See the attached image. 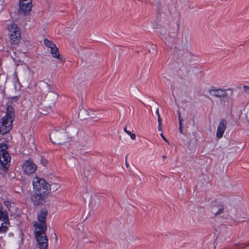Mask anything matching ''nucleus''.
I'll return each instance as SVG.
<instances>
[{
    "mask_svg": "<svg viewBox=\"0 0 249 249\" xmlns=\"http://www.w3.org/2000/svg\"><path fill=\"white\" fill-rule=\"evenodd\" d=\"M50 49L51 53L53 57L59 59L62 62H65V58L60 54L58 49L56 47V45Z\"/></svg>",
    "mask_w": 249,
    "mask_h": 249,
    "instance_id": "14",
    "label": "nucleus"
},
{
    "mask_svg": "<svg viewBox=\"0 0 249 249\" xmlns=\"http://www.w3.org/2000/svg\"><path fill=\"white\" fill-rule=\"evenodd\" d=\"M2 205L0 203V233L7 231L9 224L7 213L2 211Z\"/></svg>",
    "mask_w": 249,
    "mask_h": 249,
    "instance_id": "10",
    "label": "nucleus"
},
{
    "mask_svg": "<svg viewBox=\"0 0 249 249\" xmlns=\"http://www.w3.org/2000/svg\"><path fill=\"white\" fill-rule=\"evenodd\" d=\"M224 210V205L220 203H218L217 205L213 206L212 211L214 215L216 216L223 213Z\"/></svg>",
    "mask_w": 249,
    "mask_h": 249,
    "instance_id": "15",
    "label": "nucleus"
},
{
    "mask_svg": "<svg viewBox=\"0 0 249 249\" xmlns=\"http://www.w3.org/2000/svg\"><path fill=\"white\" fill-rule=\"evenodd\" d=\"M160 34L165 40L170 42L177 36L178 31L175 27L166 26L161 29Z\"/></svg>",
    "mask_w": 249,
    "mask_h": 249,
    "instance_id": "8",
    "label": "nucleus"
},
{
    "mask_svg": "<svg viewBox=\"0 0 249 249\" xmlns=\"http://www.w3.org/2000/svg\"><path fill=\"white\" fill-rule=\"evenodd\" d=\"M19 6L18 12L20 14H23V15L28 14L32 8L31 1H29L27 3L22 1V2H20Z\"/></svg>",
    "mask_w": 249,
    "mask_h": 249,
    "instance_id": "12",
    "label": "nucleus"
},
{
    "mask_svg": "<svg viewBox=\"0 0 249 249\" xmlns=\"http://www.w3.org/2000/svg\"><path fill=\"white\" fill-rule=\"evenodd\" d=\"M41 113L45 115V114H47V112L44 111H43V112H41Z\"/></svg>",
    "mask_w": 249,
    "mask_h": 249,
    "instance_id": "31",
    "label": "nucleus"
},
{
    "mask_svg": "<svg viewBox=\"0 0 249 249\" xmlns=\"http://www.w3.org/2000/svg\"><path fill=\"white\" fill-rule=\"evenodd\" d=\"M52 188L53 191H57L60 188V185L57 183H52Z\"/></svg>",
    "mask_w": 249,
    "mask_h": 249,
    "instance_id": "21",
    "label": "nucleus"
},
{
    "mask_svg": "<svg viewBox=\"0 0 249 249\" xmlns=\"http://www.w3.org/2000/svg\"><path fill=\"white\" fill-rule=\"evenodd\" d=\"M30 142L31 143L33 144V138H31L30 140Z\"/></svg>",
    "mask_w": 249,
    "mask_h": 249,
    "instance_id": "32",
    "label": "nucleus"
},
{
    "mask_svg": "<svg viewBox=\"0 0 249 249\" xmlns=\"http://www.w3.org/2000/svg\"><path fill=\"white\" fill-rule=\"evenodd\" d=\"M15 118V112L11 106L7 107L5 116L0 120V133L5 134L10 131L12 127V123Z\"/></svg>",
    "mask_w": 249,
    "mask_h": 249,
    "instance_id": "2",
    "label": "nucleus"
},
{
    "mask_svg": "<svg viewBox=\"0 0 249 249\" xmlns=\"http://www.w3.org/2000/svg\"><path fill=\"white\" fill-rule=\"evenodd\" d=\"M124 131L129 136H130L131 139L134 140L136 138V135L134 133H131L130 131L128 130L126 127L124 128Z\"/></svg>",
    "mask_w": 249,
    "mask_h": 249,
    "instance_id": "19",
    "label": "nucleus"
},
{
    "mask_svg": "<svg viewBox=\"0 0 249 249\" xmlns=\"http://www.w3.org/2000/svg\"><path fill=\"white\" fill-rule=\"evenodd\" d=\"M46 231H34L35 235L40 249H47L48 241L46 234Z\"/></svg>",
    "mask_w": 249,
    "mask_h": 249,
    "instance_id": "9",
    "label": "nucleus"
},
{
    "mask_svg": "<svg viewBox=\"0 0 249 249\" xmlns=\"http://www.w3.org/2000/svg\"><path fill=\"white\" fill-rule=\"evenodd\" d=\"M244 91L247 93H249V87L247 86H244L243 87Z\"/></svg>",
    "mask_w": 249,
    "mask_h": 249,
    "instance_id": "23",
    "label": "nucleus"
},
{
    "mask_svg": "<svg viewBox=\"0 0 249 249\" xmlns=\"http://www.w3.org/2000/svg\"><path fill=\"white\" fill-rule=\"evenodd\" d=\"M88 115V112L85 109H81L79 113V117L81 119H85Z\"/></svg>",
    "mask_w": 249,
    "mask_h": 249,
    "instance_id": "20",
    "label": "nucleus"
},
{
    "mask_svg": "<svg viewBox=\"0 0 249 249\" xmlns=\"http://www.w3.org/2000/svg\"><path fill=\"white\" fill-rule=\"evenodd\" d=\"M28 0H22V1H27Z\"/></svg>",
    "mask_w": 249,
    "mask_h": 249,
    "instance_id": "37",
    "label": "nucleus"
},
{
    "mask_svg": "<svg viewBox=\"0 0 249 249\" xmlns=\"http://www.w3.org/2000/svg\"><path fill=\"white\" fill-rule=\"evenodd\" d=\"M44 43L47 47L50 49L55 46V44H54L52 41L49 40L47 38L44 39Z\"/></svg>",
    "mask_w": 249,
    "mask_h": 249,
    "instance_id": "18",
    "label": "nucleus"
},
{
    "mask_svg": "<svg viewBox=\"0 0 249 249\" xmlns=\"http://www.w3.org/2000/svg\"><path fill=\"white\" fill-rule=\"evenodd\" d=\"M156 113L157 114L158 116H160V113H159V108L157 109Z\"/></svg>",
    "mask_w": 249,
    "mask_h": 249,
    "instance_id": "30",
    "label": "nucleus"
},
{
    "mask_svg": "<svg viewBox=\"0 0 249 249\" xmlns=\"http://www.w3.org/2000/svg\"><path fill=\"white\" fill-rule=\"evenodd\" d=\"M7 149V146L5 144H0V167L1 166L2 170L4 172H6L8 168L11 159Z\"/></svg>",
    "mask_w": 249,
    "mask_h": 249,
    "instance_id": "4",
    "label": "nucleus"
},
{
    "mask_svg": "<svg viewBox=\"0 0 249 249\" xmlns=\"http://www.w3.org/2000/svg\"><path fill=\"white\" fill-rule=\"evenodd\" d=\"M8 29L9 32L10 40L12 44H17L21 39L19 28L16 24L9 25Z\"/></svg>",
    "mask_w": 249,
    "mask_h": 249,
    "instance_id": "7",
    "label": "nucleus"
},
{
    "mask_svg": "<svg viewBox=\"0 0 249 249\" xmlns=\"http://www.w3.org/2000/svg\"><path fill=\"white\" fill-rule=\"evenodd\" d=\"M50 98H52V101H51V105L49 106V109L50 110L51 108L54 105V103H55V100H56V93H55L54 92H50L47 95V98L49 99Z\"/></svg>",
    "mask_w": 249,
    "mask_h": 249,
    "instance_id": "17",
    "label": "nucleus"
},
{
    "mask_svg": "<svg viewBox=\"0 0 249 249\" xmlns=\"http://www.w3.org/2000/svg\"><path fill=\"white\" fill-rule=\"evenodd\" d=\"M166 158V157L165 156H163L162 157V158H163V159H165Z\"/></svg>",
    "mask_w": 249,
    "mask_h": 249,
    "instance_id": "35",
    "label": "nucleus"
},
{
    "mask_svg": "<svg viewBox=\"0 0 249 249\" xmlns=\"http://www.w3.org/2000/svg\"><path fill=\"white\" fill-rule=\"evenodd\" d=\"M22 167L24 172L27 175L34 173L36 170V165L29 160L25 161Z\"/></svg>",
    "mask_w": 249,
    "mask_h": 249,
    "instance_id": "11",
    "label": "nucleus"
},
{
    "mask_svg": "<svg viewBox=\"0 0 249 249\" xmlns=\"http://www.w3.org/2000/svg\"><path fill=\"white\" fill-rule=\"evenodd\" d=\"M158 130L162 131V124H158Z\"/></svg>",
    "mask_w": 249,
    "mask_h": 249,
    "instance_id": "26",
    "label": "nucleus"
},
{
    "mask_svg": "<svg viewBox=\"0 0 249 249\" xmlns=\"http://www.w3.org/2000/svg\"><path fill=\"white\" fill-rule=\"evenodd\" d=\"M245 246H249V243H246Z\"/></svg>",
    "mask_w": 249,
    "mask_h": 249,
    "instance_id": "34",
    "label": "nucleus"
},
{
    "mask_svg": "<svg viewBox=\"0 0 249 249\" xmlns=\"http://www.w3.org/2000/svg\"><path fill=\"white\" fill-rule=\"evenodd\" d=\"M77 131L75 130V132H74V135H77Z\"/></svg>",
    "mask_w": 249,
    "mask_h": 249,
    "instance_id": "33",
    "label": "nucleus"
},
{
    "mask_svg": "<svg viewBox=\"0 0 249 249\" xmlns=\"http://www.w3.org/2000/svg\"><path fill=\"white\" fill-rule=\"evenodd\" d=\"M125 166H126V168H128L129 167V165L128 163L127 162L126 159H125Z\"/></svg>",
    "mask_w": 249,
    "mask_h": 249,
    "instance_id": "29",
    "label": "nucleus"
},
{
    "mask_svg": "<svg viewBox=\"0 0 249 249\" xmlns=\"http://www.w3.org/2000/svg\"><path fill=\"white\" fill-rule=\"evenodd\" d=\"M38 87L42 92H47L50 90L49 84L43 81H41L38 83Z\"/></svg>",
    "mask_w": 249,
    "mask_h": 249,
    "instance_id": "16",
    "label": "nucleus"
},
{
    "mask_svg": "<svg viewBox=\"0 0 249 249\" xmlns=\"http://www.w3.org/2000/svg\"><path fill=\"white\" fill-rule=\"evenodd\" d=\"M179 130L180 133H182V124H179Z\"/></svg>",
    "mask_w": 249,
    "mask_h": 249,
    "instance_id": "28",
    "label": "nucleus"
},
{
    "mask_svg": "<svg viewBox=\"0 0 249 249\" xmlns=\"http://www.w3.org/2000/svg\"><path fill=\"white\" fill-rule=\"evenodd\" d=\"M229 89H212L209 90V94L213 97L220 99L221 105L228 106L229 103V98L227 91Z\"/></svg>",
    "mask_w": 249,
    "mask_h": 249,
    "instance_id": "5",
    "label": "nucleus"
},
{
    "mask_svg": "<svg viewBox=\"0 0 249 249\" xmlns=\"http://www.w3.org/2000/svg\"><path fill=\"white\" fill-rule=\"evenodd\" d=\"M178 120H179V124H182V122L183 121V119L181 117L180 113L179 111H178Z\"/></svg>",
    "mask_w": 249,
    "mask_h": 249,
    "instance_id": "22",
    "label": "nucleus"
},
{
    "mask_svg": "<svg viewBox=\"0 0 249 249\" xmlns=\"http://www.w3.org/2000/svg\"><path fill=\"white\" fill-rule=\"evenodd\" d=\"M6 205H8L9 202H5Z\"/></svg>",
    "mask_w": 249,
    "mask_h": 249,
    "instance_id": "36",
    "label": "nucleus"
},
{
    "mask_svg": "<svg viewBox=\"0 0 249 249\" xmlns=\"http://www.w3.org/2000/svg\"><path fill=\"white\" fill-rule=\"evenodd\" d=\"M50 137L53 143L58 144L66 142L69 139L65 130L63 129L54 130L51 133Z\"/></svg>",
    "mask_w": 249,
    "mask_h": 249,
    "instance_id": "6",
    "label": "nucleus"
},
{
    "mask_svg": "<svg viewBox=\"0 0 249 249\" xmlns=\"http://www.w3.org/2000/svg\"><path fill=\"white\" fill-rule=\"evenodd\" d=\"M160 136L162 137V138L164 140V141H165L167 142H169L166 139V138L164 136L163 133H161L160 134Z\"/></svg>",
    "mask_w": 249,
    "mask_h": 249,
    "instance_id": "25",
    "label": "nucleus"
},
{
    "mask_svg": "<svg viewBox=\"0 0 249 249\" xmlns=\"http://www.w3.org/2000/svg\"><path fill=\"white\" fill-rule=\"evenodd\" d=\"M226 125L227 122L226 120L222 119L220 122L217 130L216 136L217 138H221L222 137L226 129Z\"/></svg>",
    "mask_w": 249,
    "mask_h": 249,
    "instance_id": "13",
    "label": "nucleus"
},
{
    "mask_svg": "<svg viewBox=\"0 0 249 249\" xmlns=\"http://www.w3.org/2000/svg\"><path fill=\"white\" fill-rule=\"evenodd\" d=\"M48 212L45 209H41L37 215V221L33 222L34 231H47L46 218Z\"/></svg>",
    "mask_w": 249,
    "mask_h": 249,
    "instance_id": "3",
    "label": "nucleus"
},
{
    "mask_svg": "<svg viewBox=\"0 0 249 249\" xmlns=\"http://www.w3.org/2000/svg\"><path fill=\"white\" fill-rule=\"evenodd\" d=\"M41 163L44 165H45L47 162V160L46 159H41Z\"/></svg>",
    "mask_w": 249,
    "mask_h": 249,
    "instance_id": "24",
    "label": "nucleus"
},
{
    "mask_svg": "<svg viewBox=\"0 0 249 249\" xmlns=\"http://www.w3.org/2000/svg\"><path fill=\"white\" fill-rule=\"evenodd\" d=\"M158 124H162L161 123V119L160 118V116H158Z\"/></svg>",
    "mask_w": 249,
    "mask_h": 249,
    "instance_id": "27",
    "label": "nucleus"
},
{
    "mask_svg": "<svg viewBox=\"0 0 249 249\" xmlns=\"http://www.w3.org/2000/svg\"><path fill=\"white\" fill-rule=\"evenodd\" d=\"M34 194L31 199L34 205H38L43 202L47 197L50 185L45 180L39 177H36L33 180Z\"/></svg>",
    "mask_w": 249,
    "mask_h": 249,
    "instance_id": "1",
    "label": "nucleus"
}]
</instances>
